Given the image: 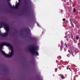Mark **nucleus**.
I'll return each instance as SVG.
<instances>
[{
	"label": "nucleus",
	"mask_w": 80,
	"mask_h": 80,
	"mask_svg": "<svg viewBox=\"0 0 80 80\" xmlns=\"http://www.w3.org/2000/svg\"><path fill=\"white\" fill-rule=\"evenodd\" d=\"M0 50L6 57H12L13 56V49L12 45L9 43L4 42L1 44Z\"/></svg>",
	"instance_id": "1"
},
{
	"label": "nucleus",
	"mask_w": 80,
	"mask_h": 80,
	"mask_svg": "<svg viewBox=\"0 0 80 80\" xmlns=\"http://www.w3.org/2000/svg\"><path fill=\"white\" fill-rule=\"evenodd\" d=\"M2 26H4L6 32L5 33H2V32H0V34H1V35L3 36V37H6V36L8 35V32L9 31V26L7 24L4 23L3 22H1L0 23V28H2Z\"/></svg>",
	"instance_id": "2"
},
{
	"label": "nucleus",
	"mask_w": 80,
	"mask_h": 80,
	"mask_svg": "<svg viewBox=\"0 0 80 80\" xmlns=\"http://www.w3.org/2000/svg\"><path fill=\"white\" fill-rule=\"evenodd\" d=\"M28 50L32 54H34L36 55H38V52L37 51V50L35 49V48L32 47L29 49Z\"/></svg>",
	"instance_id": "3"
},
{
	"label": "nucleus",
	"mask_w": 80,
	"mask_h": 80,
	"mask_svg": "<svg viewBox=\"0 0 80 80\" xmlns=\"http://www.w3.org/2000/svg\"><path fill=\"white\" fill-rule=\"evenodd\" d=\"M19 5H20V2H19L16 5L15 8H18V6H19Z\"/></svg>",
	"instance_id": "4"
},
{
	"label": "nucleus",
	"mask_w": 80,
	"mask_h": 80,
	"mask_svg": "<svg viewBox=\"0 0 80 80\" xmlns=\"http://www.w3.org/2000/svg\"><path fill=\"white\" fill-rule=\"evenodd\" d=\"M61 78H65L63 77V75L62 76Z\"/></svg>",
	"instance_id": "5"
},
{
	"label": "nucleus",
	"mask_w": 80,
	"mask_h": 80,
	"mask_svg": "<svg viewBox=\"0 0 80 80\" xmlns=\"http://www.w3.org/2000/svg\"><path fill=\"white\" fill-rule=\"evenodd\" d=\"M63 22H65V19L63 18Z\"/></svg>",
	"instance_id": "6"
},
{
	"label": "nucleus",
	"mask_w": 80,
	"mask_h": 80,
	"mask_svg": "<svg viewBox=\"0 0 80 80\" xmlns=\"http://www.w3.org/2000/svg\"><path fill=\"white\" fill-rule=\"evenodd\" d=\"M76 10H75V8H73V12H75Z\"/></svg>",
	"instance_id": "7"
},
{
	"label": "nucleus",
	"mask_w": 80,
	"mask_h": 80,
	"mask_svg": "<svg viewBox=\"0 0 80 80\" xmlns=\"http://www.w3.org/2000/svg\"><path fill=\"white\" fill-rule=\"evenodd\" d=\"M76 39H77V40H78V37H76Z\"/></svg>",
	"instance_id": "8"
},
{
	"label": "nucleus",
	"mask_w": 80,
	"mask_h": 80,
	"mask_svg": "<svg viewBox=\"0 0 80 80\" xmlns=\"http://www.w3.org/2000/svg\"><path fill=\"white\" fill-rule=\"evenodd\" d=\"M66 47L67 48V44H66Z\"/></svg>",
	"instance_id": "9"
},
{
	"label": "nucleus",
	"mask_w": 80,
	"mask_h": 80,
	"mask_svg": "<svg viewBox=\"0 0 80 80\" xmlns=\"http://www.w3.org/2000/svg\"><path fill=\"white\" fill-rule=\"evenodd\" d=\"M68 67H67V69L68 70Z\"/></svg>",
	"instance_id": "10"
},
{
	"label": "nucleus",
	"mask_w": 80,
	"mask_h": 80,
	"mask_svg": "<svg viewBox=\"0 0 80 80\" xmlns=\"http://www.w3.org/2000/svg\"><path fill=\"white\" fill-rule=\"evenodd\" d=\"M80 43H78V45H80Z\"/></svg>",
	"instance_id": "11"
},
{
	"label": "nucleus",
	"mask_w": 80,
	"mask_h": 80,
	"mask_svg": "<svg viewBox=\"0 0 80 80\" xmlns=\"http://www.w3.org/2000/svg\"><path fill=\"white\" fill-rule=\"evenodd\" d=\"M37 25L38 26V24L37 23Z\"/></svg>",
	"instance_id": "12"
},
{
	"label": "nucleus",
	"mask_w": 80,
	"mask_h": 80,
	"mask_svg": "<svg viewBox=\"0 0 80 80\" xmlns=\"http://www.w3.org/2000/svg\"><path fill=\"white\" fill-rule=\"evenodd\" d=\"M68 51V52H70V50H69Z\"/></svg>",
	"instance_id": "13"
},
{
	"label": "nucleus",
	"mask_w": 80,
	"mask_h": 80,
	"mask_svg": "<svg viewBox=\"0 0 80 80\" xmlns=\"http://www.w3.org/2000/svg\"><path fill=\"white\" fill-rule=\"evenodd\" d=\"M65 37H65H67H67Z\"/></svg>",
	"instance_id": "14"
},
{
	"label": "nucleus",
	"mask_w": 80,
	"mask_h": 80,
	"mask_svg": "<svg viewBox=\"0 0 80 80\" xmlns=\"http://www.w3.org/2000/svg\"><path fill=\"white\" fill-rule=\"evenodd\" d=\"M69 52L70 53H71V52H70V51H69Z\"/></svg>",
	"instance_id": "15"
},
{
	"label": "nucleus",
	"mask_w": 80,
	"mask_h": 80,
	"mask_svg": "<svg viewBox=\"0 0 80 80\" xmlns=\"http://www.w3.org/2000/svg\"><path fill=\"white\" fill-rule=\"evenodd\" d=\"M70 21L71 22H72L71 21Z\"/></svg>",
	"instance_id": "16"
},
{
	"label": "nucleus",
	"mask_w": 80,
	"mask_h": 80,
	"mask_svg": "<svg viewBox=\"0 0 80 80\" xmlns=\"http://www.w3.org/2000/svg\"><path fill=\"white\" fill-rule=\"evenodd\" d=\"M19 1H20V0H19Z\"/></svg>",
	"instance_id": "17"
}]
</instances>
